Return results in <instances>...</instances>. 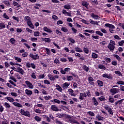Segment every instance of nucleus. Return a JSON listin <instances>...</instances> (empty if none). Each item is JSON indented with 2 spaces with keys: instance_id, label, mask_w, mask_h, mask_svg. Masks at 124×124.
I'll return each mask as SVG.
<instances>
[{
  "instance_id": "nucleus-60",
  "label": "nucleus",
  "mask_w": 124,
  "mask_h": 124,
  "mask_svg": "<svg viewBox=\"0 0 124 124\" xmlns=\"http://www.w3.org/2000/svg\"><path fill=\"white\" fill-rule=\"evenodd\" d=\"M3 17L5 18V19H7V20H9V16H7V15L6 14V13H4L3 15Z\"/></svg>"
},
{
  "instance_id": "nucleus-36",
  "label": "nucleus",
  "mask_w": 124,
  "mask_h": 124,
  "mask_svg": "<svg viewBox=\"0 0 124 124\" xmlns=\"http://www.w3.org/2000/svg\"><path fill=\"white\" fill-rule=\"evenodd\" d=\"M51 102H53V103H57L58 104H60L61 103V101L57 99H54L51 100Z\"/></svg>"
},
{
  "instance_id": "nucleus-50",
  "label": "nucleus",
  "mask_w": 124,
  "mask_h": 124,
  "mask_svg": "<svg viewBox=\"0 0 124 124\" xmlns=\"http://www.w3.org/2000/svg\"><path fill=\"white\" fill-rule=\"evenodd\" d=\"M34 118L37 122H41V118L38 116H36Z\"/></svg>"
},
{
  "instance_id": "nucleus-19",
  "label": "nucleus",
  "mask_w": 124,
  "mask_h": 124,
  "mask_svg": "<svg viewBox=\"0 0 124 124\" xmlns=\"http://www.w3.org/2000/svg\"><path fill=\"white\" fill-rule=\"evenodd\" d=\"M69 86H70V83L68 82H65L62 84V89H68Z\"/></svg>"
},
{
  "instance_id": "nucleus-28",
  "label": "nucleus",
  "mask_w": 124,
  "mask_h": 124,
  "mask_svg": "<svg viewBox=\"0 0 124 124\" xmlns=\"http://www.w3.org/2000/svg\"><path fill=\"white\" fill-rule=\"evenodd\" d=\"M9 42L11 43V44L14 45L16 44V40L13 38H12L10 39Z\"/></svg>"
},
{
  "instance_id": "nucleus-34",
  "label": "nucleus",
  "mask_w": 124,
  "mask_h": 124,
  "mask_svg": "<svg viewBox=\"0 0 124 124\" xmlns=\"http://www.w3.org/2000/svg\"><path fill=\"white\" fill-rule=\"evenodd\" d=\"M7 100H8L10 102H14V99L11 97H7L5 98Z\"/></svg>"
},
{
  "instance_id": "nucleus-13",
  "label": "nucleus",
  "mask_w": 124,
  "mask_h": 124,
  "mask_svg": "<svg viewBox=\"0 0 124 124\" xmlns=\"http://www.w3.org/2000/svg\"><path fill=\"white\" fill-rule=\"evenodd\" d=\"M108 48L111 52H114V50H115V46L111 45V44H108Z\"/></svg>"
},
{
  "instance_id": "nucleus-18",
  "label": "nucleus",
  "mask_w": 124,
  "mask_h": 124,
  "mask_svg": "<svg viewBox=\"0 0 124 124\" xmlns=\"http://www.w3.org/2000/svg\"><path fill=\"white\" fill-rule=\"evenodd\" d=\"M96 119L97 121L103 122L104 120H105V118L104 117L101 116L99 115L96 116Z\"/></svg>"
},
{
  "instance_id": "nucleus-23",
  "label": "nucleus",
  "mask_w": 124,
  "mask_h": 124,
  "mask_svg": "<svg viewBox=\"0 0 124 124\" xmlns=\"http://www.w3.org/2000/svg\"><path fill=\"white\" fill-rule=\"evenodd\" d=\"M55 87H56V90H57L58 92H60V93H62V87L59 85V84H56Z\"/></svg>"
},
{
  "instance_id": "nucleus-31",
  "label": "nucleus",
  "mask_w": 124,
  "mask_h": 124,
  "mask_svg": "<svg viewBox=\"0 0 124 124\" xmlns=\"http://www.w3.org/2000/svg\"><path fill=\"white\" fill-rule=\"evenodd\" d=\"M92 57L93 59H97L98 58V54L95 52H92Z\"/></svg>"
},
{
  "instance_id": "nucleus-6",
  "label": "nucleus",
  "mask_w": 124,
  "mask_h": 124,
  "mask_svg": "<svg viewBox=\"0 0 124 124\" xmlns=\"http://www.w3.org/2000/svg\"><path fill=\"white\" fill-rule=\"evenodd\" d=\"M110 92L111 93V95H114V94L120 93V89L118 88H112L110 89Z\"/></svg>"
},
{
  "instance_id": "nucleus-47",
  "label": "nucleus",
  "mask_w": 124,
  "mask_h": 124,
  "mask_svg": "<svg viewBox=\"0 0 124 124\" xmlns=\"http://www.w3.org/2000/svg\"><path fill=\"white\" fill-rule=\"evenodd\" d=\"M15 60L17 61V62H22V59L19 57H15Z\"/></svg>"
},
{
  "instance_id": "nucleus-38",
  "label": "nucleus",
  "mask_w": 124,
  "mask_h": 124,
  "mask_svg": "<svg viewBox=\"0 0 124 124\" xmlns=\"http://www.w3.org/2000/svg\"><path fill=\"white\" fill-rule=\"evenodd\" d=\"M108 100H109V102H110L111 103H114V102L115 101L114 100V98H113V97H112L111 96H109Z\"/></svg>"
},
{
  "instance_id": "nucleus-2",
  "label": "nucleus",
  "mask_w": 124,
  "mask_h": 124,
  "mask_svg": "<svg viewBox=\"0 0 124 124\" xmlns=\"http://www.w3.org/2000/svg\"><path fill=\"white\" fill-rule=\"evenodd\" d=\"M24 20L27 22L28 26H29L31 29H32V30L34 29V25H33L32 22H31V17L29 16H25Z\"/></svg>"
},
{
  "instance_id": "nucleus-52",
  "label": "nucleus",
  "mask_w": 124,
  "mask_h": 124,
  "mask_svg": "<svg viewBox=\"0 0 124 124\" xmlns=\"http://www.w3.org/2000/svg\"><path fill=\"white\" fill-rule=\"evenodd\" d=\"M12 18L13 20H15L16 21V22H17V23H19L20 21V20L19 19V17L13 16Z\"/></svg>"
},
{
  "instance_id": "nucleus-37",
  "label": "nucleus",
  "mask_w": 124,
  "mask_h": 124,
  "mask_svg": "<svg viewBox=\"0 0 124 124\" xmlns=\"http://www.w3.org/2000/svg\"><path fill=\"white\" fill-rule=\"evenodd\" d=\"M61 31L64 32H67V31H68V29H67V28H66L65 27H62L61 28Z\"/></svg>"
},
{
  "instance_id": "nucleus-26",
  "label": "nucleus",
  "mask_w": 124,
  "mask_h": 124,
  "mask_svg": "<svg viewBox=\"0 0 124 124\" xmlns=\"http://www.w3.org/2000/svg\"><path fill=\"white\" fill-rule=\"evenodd\" d=\"M98 67L99 69H102L103 70H106V67H105L103 64H99L98 65Z\"/></svg>"
},
{
  "instance_id": "nucleus-20",
  "label": "nucleus",
  "mask_w": 124,
  "mask_h": 124,
  "mask_svg": "<svg viewBox=\"0 0 124 124\" xmlns=\"http://www.w3.org/2000/svg\"><path fill=\"white\" fill-rule=\"evenodd\" d=\"M13 105L16 106V107H18L19 108H23V105L18 102H14L13 103Z\"/></svg>"
},
{
  "instance_id": "nucleus-56",
  "label": "nucleus",
  "mask_w": 124,
  "mask_h": 124,
  "mask_svg": "<svg viewBox=\"0 0 124 124\" xmlns=\"http://www.w3.org/2000/svg\"><path fill=\"white\" fill-rule=\"evenodd\" d=\"M83 52H84V53H85L86 54H89V48L84 47Z\"/></svg>"
},
{
  "instance_id": "nucleus-29",
  "label": "nucleus",
  "mask_w": 124,
  "mask_h": 124,
  "mask_svg": "<svg viewBox=\"0 0 124 124\" xmlns=\"http://www.w3.org/2000/svg\"><path fill=\"white\" fill-rule=\"evenodd\" d=\"M17 72H19V73H20L21 75H24V73H25V72H24V70H23V69L19 67L17 68Z\"/></svg>"
},
{
  "instance_id": "nucleus-11",
  "label": "nucleus",
  "mask_w": 124,
  "mask_h": 124,
  "mask_svg": "<svg viewBox=\"0 0 124 124\" xmlns=\"http://www.w3.org/2000/svg\"><path fill=\"white\" fill-rule=\"evenodd\" d=\"M71 69L70 68H64V70L62 69V68L61 69L60 72L62 73V74H66V72H69V71H70Z\"/></svg>"
},
{
  "instance_id": "nucleus-61",
  "label": "nucleus",
  "mask_w": 124,
  "mask_h": 124,
  "mask_svg": "<svg viewBox=\"0 0 124 124\" xmlns=\"http://www.w3.org/2000/svg\"><path fill=\"white\" fill-rule=\"evenodd\" d=\"M4 64H5V68H8V67H9V66H10V64H9V63L7 62H5Z\"/></svg>"
},
{
  "instance_id": "nucleus-54",
  "label": "nucleus",
  "mask_w": 124,
  "mask_h": 124,
  "mask_svg": "<svg viewBox=\"0 0 124 124\" xmlns=\"http://www.w3.org/2000/svg\"><path fill=\"white\" fill-rule=\"evenodd\" d=\"M31 78L33 79H36V75H35V73H32L31 75Z\"/></svg>"
},
{
  "instance_id": "nucleus-14",
  "label": "nucleus",
  "mask_w": 124,
  "mask_h": 124,
  "mask_svg": "<svg viewBox=\"0 0 124 124\" xmlns=\"http://www.w3.org/2000/svg\"><path fill=\"white\" fill-rule=\"evenodd\" d=\"M29 57L31 58V59H33V60H37V59H39V56H38V54L36 55H33L31 53L29 55Z\"/></svg>"
},
{
  "instance_id": "nucleus-4",
  "label": "nucleus",
  "mask_w": 124,
  "mask_h": 124,
  "mask_svg": "<svg viewBox=\"0 0 124 124\" xmlns=\"http://www.w3.org/2000/svg\"><path fill=\"white\" fill-rule=\"evenodd\" d=\"M19 113L23 116L28 117V118H31V112H30L29 110H25V109L22 108L19 110Z\"/></svg>"
},
{
  "instance_id": "nucleus-46",
  "label": "nucleus",
  "mask_w": 124,
  "mask_h": 124,
  "mask_svg": "<svg viewBox=\"0 0 124 124\" xmlns=\"http://www.w3.org/2000/svg\"><path fill=\"white\" fill-rule=\"evenodd\" d=\"M3 106H4L5 107V108H10V107H11L9 103H7V102H5L3 105Z\"/></svg>"
},
{
  "instance_id": "nucleus-57",
  "label": "nucleus",
  "mask_w": 124,
  "mask_h": 124,
  "mask_svg": "<svg viewBox=\"0 0 124 124\" xmlns=\"http://www.w3.org/2000/svg\"><path fill=\"white\" fill-rule=\"evenodd\" d=\"M87 114L92 117H94V113L93 111H88L87 112Z\"/></svg>"
},
{
  "instance_id": "nucleus-27",
  "label": "nucleus",
  "mask_w": 124,
  "mask_h": 124,
  "mask_svg": "<svg viewBox=\"0 0 124 124\" xmlns=\"http://www.w3.org/2000/svg\"><path fill=\"white\" fill-rule=\"evenodd\" d=\"M82 69H83V70H84V71H86V72H89V70H90V68H89L86 65H84L82 66Z\"/></svg>"
},
{
  "instance_id": "nucleus-32",
  "label": "nucleus",
  "mask_w": 124,
  "mask_h": 124,
  "mask_svg": "<svg viewBox=\"0 0 124 124\" xmlns=\"http://www.w3.org/2000/svg\"><path fill=\"white\" fill-rule=\"evenodd\" d=\"M124 99H122L121 100H119L118 101H117V102H115V104L116 105V106H117L118 105V104L120 105V104H122L123 103V101H124Z\"/></svg>"
},
{
  "instance_id": "nucleus-55",
  "label": "nucleus",
  "mask_w": 124,
  "mask_h": 124,
  "mask_svg": "<svg viewBox=\"0 0 124 124\" xmlns=\"http://www.w3.org/2000/svg\"><path fill=\"white\" fill-rule=\"evenodd\" d=\"M40 6H41V4L39 3H37V4H35V5L34 6V8L36 9H39V7H40Z\"/></svg>"
},
{
  "instance_id": "nucleus-7",
  "label": "nucleus",
  "mask_w": 124,
  "mask_h": 124,
  "mask_svg": "<svg viewBox=\"0 0 124 124\" xmlns=\"http://www.w3.org/2000/svg\"><path fill=\"white\" fill-rule=\"evenodd\" d=\"M48 77L50 81H55L56 79H59V76H53L51 74L48 75Z\"/></svg>"
},
{
  "instance_id": "nucleus-8",
  "label": "nucleus",
  "mask_w": 124,
  "mask_h": 124,
  "mask_svg": "<svg viewBox=\"0 0 124 124\" xmlns=\"http://www.w3.org/2000/svg\"><path fill=\"white\" fill-rule=\"evenodd\" d=\"M26 66L28 67V68H32L33 69H35L36 68V66L33 63H30V62H27L26 63Z\"/></svg>"
},
{
  "instance_id": "nucleus-22",
  "label": "nucleus",
  "mask_w": 124,
  "mask_h": 124,
  "mask_svg": "<svg viewBox=\"0 0 124 124\" xmlns=\"http://www.w3.org/2000/svg\"><path fill=\"white\" fill-rule=\"evenodd\" d=\"M81 4L83 6L86 7V8H88V7L89 6V2H87V1H82L81 2Z\"/></svg>"
},
{
  "instance_id": "nucleus-63",
  "label": "nucleus",
  "mask_w": 124,
  "mask_h": 124,
  "mask_svg": "<svg viewBox=\"0 0 124 124\" xmlns=\"http://www.w3.org/2000/svg\"><path fill=\"white\" fill-rule=\"evenodd\" d=\"M55 122L57 124H63V123H62V122L58 120V119H56L55 120Z\"/></svg>"
},
{
  "instance_id": "nucleus-64",
  "label": "nucleus",
  "mask_w": 124,
  "mask_h": 124,
  "mask_svg": "<svg viewBox=\"0 0 124 124\" xmlns=\"http://www.w3.org/2000/svg\"><path fill=\"white\" fill-rule=\"evenodd\" d=\"M119 26L121 27L123 30H124V23H120L119 24Z\"/></svg>"
},
{
  "instance_id": "nucleus-1",
  "label": "nucleus",
  "mask_w": 124,
  "mask_h": 124,
  "mask_svg": "<svg viewBox=\"0 0 124 124\" xmlns=\"http://www.w3.org/2000/svg\"><path fill=\"white\" fill-rule=\"evenodd\" d=\"M63 118H65V119H68V120L70 121V123H71V124H80L79 122H78L77 121L75 120L74 119V117L69 115L67 114H63Z\"/></svg>"
},
{
  "instance_id": "nucleus-35",
  "label": "nucleus",
  "mask_w": 124,
  "mask_h": 124,
  "mask_svg": "<svg viewBox=\"0 0 124 124\" xmlns=\"http://www.w3.org/2000/svg\"><path fill=\"white\" fill-rule=\"evenodd\" d=\"M113 57H114V58H116V59L117 60V61L118 62H121L122 59H121V57H120V56H119V55H118L117 54H114Z\"/></svg>"
},
{
  "instance_id": "nucleus-48",
  "label": "nucleus",
  "mask_w": 124,
  "mask_h": 124,
  "mask_svg": "<svg viewBox=\"0 0 124 124\" xmlns=\"http://www.w3.org/2000/svg\"><path fill=\"white\" fill-rule=\"evenodd\" d=\"M13 4H14V6H17V8H19V7H21V5H20L19 4V3H18V2H17L16 1H14Z\"/></svg>"
},
{
  "instance_id": "nucleus-45",
  "label": "nucleus",
  "mask_w": 124,
  "mask_h": 124,
  "mask_svg": "<svg viewBox=\"0 0 124 124\" xmlns=\"http://www.w3.org/2000/svg\"><path fill=\"white\" fill-rule=\"evenodd\" d=\"M95 33L100 36H103V33L99 31H96Z\"/></svg>"
},
{
  "instance_id": "nucleus-21",
  "label": "nucleus",
  "mask_w": 124,
  "mask_h": 124,
  "mask_svg": "<svg viewBox=\"0 0 124 124\" xmlns=\"http://www.w3.org/2000/svg\"><path fill=\"white\" fill-rule=\"evenodd\" d=\"M43 30L48 33H52V30L49 28H47V27L45 26L43 28Z\"/></svg>"
},
{
  "instance_id": "nucleus-16",
  "label": "nucleus",
  "mask_w": 124,
  "mask_h": 124,
  "mask_svg": "<svg viewBox=\"0 0 124 124\" xmlns=\"http://www.w3.org/2000/svg\"><path fill=\"white\" fill-rule=\"evenodd\" d=\"M92 103L94 106H97V105H98V102L97 101V99H96V98L94 97L92 98Z\"/></svg>"
},
{
  "instance_id": "nucleus-33",
  "label": "nucleus",
  "mask_w": 124,
  "mask_h": 124,
  "mask_svg": "<svg viewBox=\"0 0 124 124\" xmlns=\"http://www.w3.org/2000/svg\"><path fill=\"white\" fill-rule=\"evenodd\" d=\"M75 50L76 52H78L79 53H82L83 50L82 49H81V48H80L79 47H78V46H76L75 47Z\"/></svg>"
},
{
  "instance_id": "nucleus-44",
  "label": "nucleus",
  "mask_w": 124,
  "mask_h": 124,
  "mask_svg": "<svg viewBox=\"0 0 124 124\" xmlns=\"http://www.w3.org/2000/svg\"><path fill=\"white\" fill-rule=\"evenodd\" d=\"M56 117H57V118H63V113H58L56 115Z\"/></svg>"
},
{
  "instance_id": "nucleus-24",
  "label": "nucleus",
  "mask_w": 124,
  "mask_h": 124,
  "mask_svg": "<svg viewBox=\"0 0 124 124\" xmlns=\"http://www.w3.org/2000/svg\"><path fill=\"white\" fill-rule=\"evenodd\" d=\"M42 40L43 41H45V42H47V43L51 42V39L49 38H43Z\"/></svg>"
},
{
  "instance_id": "nucleus-41",
  "label": "nucleus",
  "mask_w": 124,
  "mask_h": 124,
  "mask_svg": "<svg viewBox=\"0 0 124 124\" xmlns=\"http://www.w3.org/2000/svg\"><path fill=\"white\" fill-rule=\"evenodd\" d=\"M98 99L100 101H105L106 100V98L104 96H101L100 97L98 98Z\"/></svg>"
},
{
  "instance_id": "nucleus-3",
  "label": "nucleus",
  "mask_w": 124,
  "mask_h": 124,
  "mask_svg": "<svg viewBox=\"0 0 124 124\" xmlns=\"http://www.w3.org/2000/svg\"><path fill=\"white\" fill-rule=\"evenodd\" d=\"M24 83L25 84H23V86L25 88L27 87L28 89H30L31 90H32L34 88L33 84L29 80L25 81Z\"/></svg>"
},
{
  "instance_id": "nucleus-30",
  "label": "nucleus",
  "mask_w": 124,
  "mask_h": 124,
  "mask_svg": "<svg viewBox=\"0 0 124 124\" xmlns=\"http://www.w3.org/2000/svg\"><path fill=\"white\" fill-rule=\"evenodd\" d=\"M97 83L99 87H103V81H101L100 80H97Z\"/></svg>"
},
{
  "instance_id": "nucleus-25",
  "label": "nucleus",
  "mask_w": 124,
  "mask_h": 124,
  "mask_svg": "<svg viewBox=\"0 0 124 124\" xmlns=\"http://www.w3.org/2000/svg\"><path fill=\"white\" fill-rule=\"evenodd\" d=\"M5 28H6L5 24L3 22L0 23V30H3V29H5Z\"/></svg>"
},
{
  "instance_id": "nucleus-59",
  "label": "nucleus",
  "mask_w": 124,
  "mask_h": 124,
  "mask_svg": "<svg viewBox=\"0 0 124 124\" xmlns=\"http://www.w3.org/2000/svg\"><path fill=\"white\" fill-rule=\"evenodd\" d=\"M111 64L112 65H114V66H117V65H118V62H117V61H112L111 62Z\"/></svg>"
},
{
  "instance_id": "nucleus-43",
  "label": "nucleus",
  "mask_w": 124,
  "mask_h": 124,
  "mask_svg": "<svg viewBox=\"0 0 124 124\" xmlns=\"http://www.w3.org/2000/svg\"><path fill=\"white\" fill-rule=\"evenodd\" d=\"M64 8H65V9H68V10L71 9V5L69 4L65 5L64 6Z\"/></svg>"
},
{
  "instance_id": "nucleus-10",
  "label": "nucleus",
  "mask_w": 124,
  "mask_h": 124,
  "mask_svg": "<svg viewBox=\"0 0 124 124\" xmlns=\"http://www.w3.org/2000/svg\"><path fill=\"white\" fill-rule=\"evenodd\" d=\"M50 109H51L52 111H54V112H59V111H60L59 108L55 105H51L50 106Z\"/></svg>"
},
{
  "instance_id": "nucleus-12",
  "label": "nucleus",
  "mask_w": 124,
  "mask_h": 124,
  "mask_svg": "<svg viewBox=\"0 0 124 124\" xmlns=\"http://www.w3.org/2000/svg\"><path fill=\"white\" fill-rule=\"evenodd\" d=\"M62 13L64 15V16H68L69 17H71V12H67L65 9L62 10Z\"/></svg>"
},
{
  "instance_id": "nucleus-5",
  "label": "nucleus",
  "mask_w": 124,
  "mask_h": 124,
  "mask_svg": "<svg viewBox=\"0 0 124 124\" xmlns=\"http://www.w3.org/2000/svg\"><path fill=\"white\" fill-rule=\"evenodd\" d=\"M105 27L109 28V31L110 33H114V30H115V26L110 24L109 23H106L105 24Z\"/></svg>"
},
{
  "instance_id": "nucleus-15",
  "label": "nucleus",
  "mask_w": 124,
  "mask_h": 124,
  "mask_svg": "<svg viewBox=\"0 0 124 124\" xmlns=\"http://www.w3.org/2000/svg\"><path fill=\"white\" fill-rule=\"evenodd\" d=\"M25 93L28 96H31V94H32V91L29 89H26L25 90Z\"/></svg>"
},
{
  "instance_id": "nucleus-17",
  "label": "nucleus",
  "mask_w": 124,
  "mask_h": 124,
  "mask_svg": "<svg viewBox=\"0 0 124 124\" xmlns=\"http://www.w3.org/2000/svg\"><path fill=\"white\" fill-rule=\"evenodd\" d=\"M92 18H93L94 20H99L100 17L96 15H95L94 13H92L91 15Z\"/></svg>"
},
{
  "instance_id": "nucleus-62",
  "label": "nucleus",
  "mask_w": 124,
  "mask_h": 124,
  "mask_svg": "<svg viewBox=\"0 0 124 124\" xmlns=\"http://www.w3.org/2000/svg\"><path fill=\"white\" fill-rule=\"evenodd\" d=\"M117 84L118 85H124V82L122 81V80H120L117 82Z\"/></svg>"
},
{
  "instance_id": "nucleus-9",
  "label": "nucleus",
  "mask_w": 124,
  "mask_h": 124,
  "mask_svg": "<svg viewBox=\"0 0 124 124\" xmlns=\"http://www.w3.org/2000/svg\"><path fill=\"white\" fill-rule=\"evenodd\" d=\"M102 77L103 78H107V79H110V80H112L113 79V77L112 76L111 74H108L107 73L103 74L102 75Z\"/></svg>"
},
{
  "instance_id": "nucleus-53",
  "label": "nucleus",
  "mask_w": 124,
  "mask_h": 124,
  "mask_svg": "<svg viewBox=\"0 0 124 124\" xmlns=\"http://www.w3.org/2000/svg\"><path fill=\"white\" fill-rule=\"evenodd\" d=\"M28 55H29V53L28 52H24L22 54L21 56L23 58H27L28 57Z\"/></svg>"
},
{
  "instance_id": "nucleus-58",
  "label": "nucleus",
  "mask_w": 124,
  "mask_h": 124,
  "mask_svg": "<svg viewBox=\"0 0 124 124\" xmlns=\"http://www.w3.org/2000/svg\"><path fill=\"white\" fill-rule=\"evenodd\" d=\"M44 98L45 100H49V99L52 98V97H51L50 95L45 96Z\"/></svg>"
},
{
  "instance_id": "nucleus-39",
  "label": "nucleus",
  "mask_w": 124,
  "mask_h": 124,
  "mask_svg": "<svg viewBox=\"0 0 124 124\" xmlns=\"http://www.w3.org/2000/svg\"><path fill=\"white\" fill-rule=\"evenodd\" d=\"M40 32L38 31H36L34 32L33 35L35 37H37V36H40Z\"/></svg>"
},
{
  "instance_id": "nucleus-40",
  "label": "nucleus",
  "mask_w": 124,
  "mask_h": 124,
  "mask_svg": "<svg viewBox=\"0 0 124 124\" xmlns=\"http://www.w3.org/2000/svg\"><path fill=\"white\" fill-rule=\"evenodd\" d=\"M67 81H72L73 80V77L71 76H66Z\"/></svg>"
},
{
  "instance_id": "nucleus-51",
  "label": "nucleus",
  "mask_w": 124,
  "mask_h": 124,
  "mask_svg": "<svg viewBox=\"0 0 124 124\" xmlns=\"http://www.w3.org/2000/svg\"><path fill=\"white\" fill-rule=\"evenodd\" d=\"M34 112H35V113H37V114H42V112L41 111V110L39 109H34Z\"/></svg>"
},
{
  "instance_id": "nucleus-42",
  "label": "nucleus",
  "mask_w": 124,
  "mask_h": 124,
  "mask_svg": "<svg viewBox=\"0 0 124 124\" xmlns=\"http://www.w3.org/2000/svg\"><path fill=\"white\" fill-rule=\"evenodd\" d=\"M3 3L5 5H6V6H10V2H9V1L4 0Z\"/></svg>"
},
{
  "instance_id": "nucleus-49",
  "label": "nucleus",
  "mask_w": 124,
  "mask_h": 124,
  "mask_svg": "<svg viewBox=\"0 0 124 124\" xmlns=\"http://www.w3.org/2000/svg\"><path fill=\"white\" fill-rule=\"evenodd\" d=\"M52 18L54 21H58L59 20V17L56 15H53Z\"/></svg>"
}]
</instances>
